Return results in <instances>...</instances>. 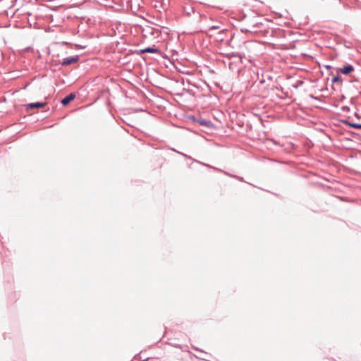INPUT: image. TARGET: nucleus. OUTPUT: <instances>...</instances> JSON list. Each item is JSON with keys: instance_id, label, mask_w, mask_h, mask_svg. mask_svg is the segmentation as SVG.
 <instances>
[{"instance_id": "nucleus-1", "label": "nucleus", "mask_w": 361, "mask_h": 361, "mask_svg": "<svg viewBox=\"0 0 361 361\" xmlns=\"http://www.w3.org/2000/svg\"><path fill=\"white\" fill-rule=\"evenodd\" d=\"M78 61V56L71 57V58H66L63 60L61 62V64L63 66H68L74 63H76Z\"/></svg>"}, {"instance_id": "nucleus-2", "label": "nucleus", "mask_w": 361, "mask_h": 361, "mask_svg": "<svg viewBox=\"0 0 361 361\" xmlns=\"http://www.w3.org/2000/svg\"><path fill=\"white\" fill-rule=\"evenodd\" d=\"M44 105L45 103L41 102L31 103L26 106V111H29L30 109H32L33 108H42L44 107Z\"/></svg>"}, {"instance_id": "nucleus-3", "label": "nucleus", "mask_w": 361, "mask_h": 361, "mask_svg": "<svg viewBox=\"0 0 361 361\" xmlns=\"http://www.w3.org/2000/svg\"><path fill=\"white\" fill-rule=\"evenodd\" d=\"M354 71V68L351 65L345 66L340 68V72L343 74L348 75Z\"/></svg>"}, {"instance_id": "nucleus-4", "label": "nucleus", "mask_w": 361, "mask_h": 361, "mask_svg": "<svg viewBox=\"0 0 361 361\" xmlns=\"http://www.w3.org/2000/svg\"><path fill=\"white\" fill-rule=\"evenodd\" d=\"M75 98V95L73 94H70L65 98H63L61 101L63 105L66 106L71 101H73Z\"/></svg>"}, {"instance_id": "nucleus-5", "label": "nucleus", "mask_w": 361, "mask_h": 361, "mask_svg": "<svg viewBox=\"0 0 361 361\" xmlns=\"http://www.w3.org/2000/svg\"><path fill=\"white\" fill-rule=\"evenodd\" d=\"M142 53H158L159 50L154 47L152 48H147L143 50H142Z\"/></svg>"}, {"instance_id": "nucleus-6", "label": "nucleus", "mask_w": 361, "mask_h": 361, "mask_svg": "<svg viewBox=\"0 0 361 361\" xmlns=\"http://www.w3.org/2000/svg\"><path fill=\"white\" fill-rule=\"evenodd\" d=\"M332 81H333V82H341V78L339 75H337L332 78Z\"/></svg>"}, {"instance_id": "nucleus-7", "label": "nucleus", "mask_w": 361, "mask_h": 361, "mask_svg": "<svg viewBox=\"0 0 361 361\" xmlns=\"http://www.w3.org/2000/svg\"><path fill=\"white\" fill-rule=\"evenodd\" d=\"M350 126L355 128H357V129H361V124H358V123H351L350 124Z\"/></svg>"}]
</instances>
